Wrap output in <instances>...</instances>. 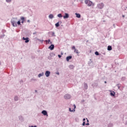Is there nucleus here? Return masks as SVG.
I'll use <instances>...</instances> for the list:
<instances>
[{"label": "nucleus", "mask_w": 127, "mask_h": 127, "mask_svg": "<svg viewBox=\"0 0 127 127\" xmlns=\"http://www.w3.org/2000/svg\"><path fill=\"white\" fill-rule=\"evenodd\" d=\"M122 79H123V80H125V79H126V77H122Z\"/></svg>", "instance_id": "nucleus-47"}, {"label": "nucleus", "mask_w": 127, "mask_h": 127, "mask_svg": "<svg viewBox=\"0 0 127 127\" xmlns=\"http://www.w3.org/2000/svg\"><path fill=\"white\" fill-rule=\"evenodd\" d=\"M86 120H87V123H89V120H88V119H87V118H86Z\"/></svg>", "instance_id": "nucleus-50"}, {"label": "nucleus", "mask_w": 127, "mask_h": 127, "mask_svg": "<svg viewBox=\"0 0 127 127\" xmlns=\"http://www.w3.org/2000/svg\"><path fill=\"white\" fill-rule=\"evenodd\" d=\"M5 36V35L3 34V35H0V39H1V38H3Z\"/></svg>", "instance_id": "nucleus-24"}, {"label": "nucleus", "mask_w": 127, "mask_h": 127, "mask_svg": "<svg viewBox=\"0 0 127 127\" xmlns=\"http://www.w3.org/2000/svg\"><path fill=\"white\" fill-rule=\"evenodd\" d=\"M117 87H118V89H119V90H120V84H117Z\"/></svg>", "instance_id": "nucleus-31"}, {"label": "nucleus", "mask_w": 127, "mask_h": 127, "mask_svg": "<svg viewBox=\"0 0 127 127\" xmlns=\"http://www.w3.org/2000/svg\"><path fill=\"white\" fill-rule=\"evenodd\" d=\"M125 125H126L127 126V121L126 122Z\"/></svg>", "instance_id": "nucleus-55"}, {"label": "nucleus", "mask_w": 127, "mask_h": 127, "mask_svg": "<svg viewBox=\"0 0 127 127\" xmlns=\"http://www.w3.org/2000/svg\"><path fill=\"white\" fill-rule=\"evenodd\" d=\"M24 21H21V23H24Z\"/></svg>", "instance_id": "nucleus-51"}, {"label": "nucleus", "mask_w": 127, "mask_h": 127, "mask_svg": "<svg viewBox=\"0 0 127 127\" xmlns=\"http://www.w3.org/2000/svg\"><path fill=\"white\" fill-rule=\"evenodd\" d=\"M49 18H50V19H52L53 18H54V16L53 14H50L49 15Z\"/></svg>", "instance_id": "nucleus-14"}, {"label": "nucleus", "mask_w": 127, "mask_h": 127, "mask_svg": "<svg viewBox=\"0 0 127 127\" xmlns=\"http://www.w3.org/2000/svg\"><path fill=\"white\" fill-rule=\"evenodd\" d=\"M52 36H56V35H55V33H54V32H52Z\"/></svg>", "instance_id": "nucleus-30"}, {"label": "nucleus", "mask_w": 127, "mask_h": 127, "mask_svg": "<svg viewBox=\"0 0 127 127\" xmlns=\"http://www.w3.org/2000/svg\"><path fill=\"white\" fill-rule=\"evenodd\" d=\"M35 93H37V90H35Z\"/></svg>", "instance_id": "nucleus-52"}, {"label": "nucleus", "mask_w": 127, "mask_h": 127, "mask_svg": "<svg viewBox=\"0 0 127 127\" xmlns=\"http://www.w3.org/2000/svg\"><path fill=\"white\" fill-rule=\"evenodd\" d=\"M58 57H59V58H61V57H62V56H61V55H58Z\"/></svg>", "instance_id": "nucleus-38"}, {"label": "nucleus", "mask_w": 127, "mask_h": 127, "mask_svg": "<svg viewBox=\"0 0 127 127\" xmlns=\"http://www.w3.org/2000/svg\"><path fill=\"white\" fill-rule=\"evenodd\" d=\"M71 59H72V56H69L66 58V60L67 62H69V60Z\"/></svg>", "instance_id": "nucleus-10"}, {"label": "nucleus", "mask_w": 127, "mask_h": 127, "mask_svg": "<svg viewBox=\"0 0 127 127\" xmlns=\"http://www.w3.org/2000/svg\"><path fill=\"white\" fill-rule=\"evenodd\" d=\"M63 18L64 19H66V18H69V14L67 13H65L64 15L63 16Z\"/></svg>", "instance_id": "nucleus-8"}, {"label": "nucleus", "mask_w": 127, "mask_h": 127, "mask_svg": "<svg viewBox=\"0 0 127 127\" xmlns=\"http://www.w3.org/2000/svg\"><path fill=\"white\" fill-rule=\"evenodd\" d=\"M22 39L23 40H25V43H28V42H29V38L28 37L25 38L24 37H23Z\"/></svg>", "instance_id": "nucleus-6"}, {"label": "nucleus", "mask_w": 127, "mask_h": 127, "mask_svg": "<svg viewBox=\"0 0 127 127\" xmlns=\"http://www.w3.org/2000/svg\"><path fill=\"white\" fill-rule=\"evenodd\" d=\"M74 109H76V105L75 104L73 105Z\"/></svg>", "instance_id": "nucleus-45"}, {"label": "nucleus", "mask_w": 127, "mask_h": 127, "mask_svg": "<svg viewBox=\"0 0 127 127\" xmlns=\"http://www.w3.org/2000/svg\"><path fill=\"white\" fill-rule=\"evenodd\" d=\"M1 64V63H0V65Z\"/></svg>", "instance_id": "nucleus-60"}, {"label": "nucleus", "mask_w": 127, "mask_h": 127, "mask_svg": "<svg viewBox=\"0 0 127 127\" xmlns=\"http://www.w3.org/2000/svg\"><path fill=\"white\" fill-rule=\"evenodd\" d=\"M42 114L44 116H47V117H48V113H47V111H46V110H43L42 111Z\"/></svg>", "instance_id": "nucleus-7"}, {"label": "nucleus", "mask_w": 127, "mask_h": 127, "mask_svg": "<svg viewBox=\"0 0 127 127\" xmlns=\"http://www.w3.org/2000/svg\"><path fill=\"white\" fill-rule=\"evenodd\" d=\"M60 22H61V23H62V21H61Z\"/></svg>", "instance_id": "nucleus-59"}, {"label": "nucleus", "mask_w": 127, "mask_h": 127, "mask_svg": "<svg viewBox=\"0 0 127 127\" xmlns=\"http://www.w3.org/2000/svg\"><path fill=\"white\" fill-rule=\"evenodd\" d=\"M50 74H51V72L49 70L46 71L45 73V75L46 77H49V76H50Z\"/></svg>", "instance_id": "nucleus-5"}, {"label": "nucleus", "mask_w": 127, "mask_h": 127, "mask_svg": "<svg viewBox=\"0 0 127 127\" xmlns=\"http://www.w3.org/2000/svg\"><path fill=\"white\" fill-rule=\"evenodd\" d=\"M85 125L86 126H90V124H89V123L85 124Z\"/></svg>", "instance_id": "nucleus-44"}, {"label": "nucleus", "mask_w": 127, "mask_h": 127, "mask_svg": "<svg viewBox=\"0 0 127 127\" xmlns=\"http://www.w3.org/2000/svg\"><path fill=\"white\" fill-rule=\"evenodd\" d=\"M45 42L46 43V44H48V40H45Z\"/></svg>", "instance_id": "nucleus-36"}, {"label": "nucleus", "mask_w": 127, "mask_h": 127, "mask_svg": "<svg viewBox=\"0 0 127 127\" xmlns=\"http://www.w3.org/2000/svg\"><path fill=\"white\" fill-rule=\"evenodd\" d=\"M69 69H74V65H69Z\"/></svg>", "instance_id": "nucleus-26"}, {"label": "nucleus", "mask_w": 127, "mask_h": 127, "mask_svg": "<svg viewBox=\"0 0 127 127\" xmlns=\"http://www.w3.org/2000/svg\"><path fill=\"white\" fill-rule=\"evenodd\" d=\"M42 76H44V72H42L41 73H39L38 75V77L39 78H40V77H42Z\"/></svg>", "instance_id": "nucleus-15"}, {"label": "nucleus", "mask_w": 127, "mask_h": 127, "mask_svg": "<svg viewBox=\"0 0 127 127\" xmlns=\"http://www.w3.org/2000/svg\"><path fill=\"white\" fill-rule=\"evenodd\" d=\"M48 59H49V60H51V57H48Z\"/></svg>", "instance_id": "nucleus-42"}, {"label": "nucleus", "mask_w": 127, "mask_h": 127, "mask_svg": "<svg viewBox=\"0 0 127 127\" xmlns=\"http://www.w3.org/2000/svg\"><path fill=\"white\" fill-rule=\"evenodd\" d=\"M4 32H6V31L4 30H2V33H4Z\"/></svg>", "instance_id": "nucleus-39"}, {"label": "nucleus", "mask_w": 127, "mask_h": 127, "mask_svg": "<svg viewBox=\"0 0 127 127\" xmlns=\"http://www.w3.org/2000/svg\"><path fill=\"white\" fill-rule=\"evenodd\" d=\"M113 48H112L111 46H108V48H107V50H108V51H111V50H112Z\"/></svg>", "instance_id": "nucleus-17"}, {"label": "nucleus", "mask_w": 127, "mask_h": 127, "mask_svg": "<svg viewBox=\"0 0 127 127\" xmlns=\"http://www.w3.org/2000/svg\"><path fill=\"white\" fill-rule=\"evenodd\" d=\"M92 87L93 88H96V87H98V83L94 82L92 84Z\"/></svg>", "instance_id": "nucleus-11"}, {"label": "nucleus", "mask_w": 127, "mask_h": 127, "mask_svg": "<svg viewBox=\"0 0 127 127\" xmlns=\"http://www.w3.org/2000/svg\"><path fill=\"white\" fill-rule=\"evenodd\" d=\"M55 46L54 44H51L48 48L49 49H50L51 50H54L55 48Z\"/></svg>", "instance_id": "nucleus-9"}, {"label": "nucleus", "mask_w": 127, "mask_h": 127, "mask_svg": "<svg viewBox=\"0 0 127 127\" xmlns=\"http://www.w3.org/2000/svg\"><path fill=\"white\" fill-rule=\"evenodd\" d=\"M19 119L20 121H21V120H22V116H19Z\"/></svg>", "instance_id": "nucleus-35"}, {"label": "nucleus", "mask_w": 127, "mask_h": 127, "mask_svg": "<svg viewBox=\"0 0 127 127\" xmlns=\"http://www.w3.org/2000/svg\"><path fill=\"white\" fill-rule=\"evenodd\" d=\"M70 98H71V95L68 94H66L64 96V98L65 100H69Z\"/></svg>", "instance_id": "nucleus-4"}, {"label": "nucleus", "mask_w": 127, "mask_h": 127, "mask_svg": "<svg viewBox=\"0 0 127 127\" xmlns=\"http://www.w3.org/2000/svg\"><path fill=\"white\" fill-rule=\"evenodd\" d=\"M58 17H63V15H62V14L60 13V14H58Z\"/></svg>", "instance_id": "nucleus-27"}, {"label": "nucleus", "mask_w": 127, "mask_h": 127, "mask_svg": "<svg viewBox=\"0 0 127 127\" xmlns=\"http://www.w3.org/2000/svg\"><path fill=\"white\" fill-rule=\"evenodd\" d=\"M104 6H105V4L103 2H101L97 4V7L98 8H99V9H102L104 8Z\"/></svg>", "instance_id": "nucleus-3"}, {"label": "nucleus", "mask_w": 127, "mask_h": 127, "mask_svg": "<svg viewBox=\"0 0 127 127\" xmlns=\"http://www.w3.org/2000/svg\"><path fill=\"white\" fill-rule=\"evenodd\" d=\"M69 112H73V110H71V108H69Z\"/></svg>", "instance_id": "nucleus-43"}, {"label": "nucleus", "mask_w": 127, "mask_h": 127, "mask_svg": "<svg viewBox=\"0 0 127 127\" xmlns=\"http://www.w3.org/2000/svg\"><path fill=\"white\" fill-rule=\"evenodd\" d=\"M114 127V125L113 124V123H109L108 125V127Z\"/></svg>", "instance_id": "nucleus-22"}, {"label": "nucleus", "mask_w": 127, "mask_h": 127, "mask_svg": "<svg viewBox=\"0 0 127 127\" xmlns=\"http://www.w3.org/2000/svg\"><path fill=\"white\" fill-rule=\"evenodd\" d=\"M34 127H37V126H34Z\"/></svg>", "instance_id": "nucleus-57"}, {"label": "nucleus", "mask_w": 127, "mask_h": 127, "mask_svg": "<svg viewBox=\"0 0 127 127\" xmlns=\"http://www.w3.org/2000/svg\"><path fill=\"white\" fill-rule=\"evenodd\" d=\"M56 74H57V75H60V73H59V72H56Z\"/></svg>", "instance_id": "nucleus-40"}, {"label": "nucleus", "mask_w": 127, "mask_h": 127, "mask_svg": "<svg viewBox=\"0 0 127 127\" xmlns=\"http://www.w3.org/2000/svg\"><path fill=\"white\" fill-rule=\"evenodd\" d=\"M16 20H17V18H13L11 20V23L13 27H16V26H17Z\"/></svg>", "instance_id": "nucleus-1"}, {"label": "nucleus", "mask_w": 127, "mask_h": 127, "mask_svg": "<svg viewBox=\"0 0 127 127\" xmlns=\"http://www.w3.org/2000/svg\"><path fill=\"white\" fill-rule=\"evenodd\" d=\"M6 2H11V0H6Z\"/></svg>", "instance_id": "nucleus-34"}, {"label": "nucleus", "mask_w": 127, "mask_h": 127, "mask_svg": "<svg viewBox=\"0 0 127 127\" xmlns=\"http://www.w3.org/2000/svg\"><path fill=\"white\" fill-rule=\"evenodd\" d=\"M84 89L87 90L88 89V84L86 83H84Z\"/></svg>", "instance_id": "nucleus-19"}, {"label": "nucleus", "mask_w": 127, "mask_h": 127, "mask_svg": "<svg viewBox=\"0 0 127 127\" xmlns=\"http://www.w3.org/2000/svg\"><path fill=\"white\" fill-rule=\"evenodd\" d=\"M113 26L114 27H116V26L115 25V24H113Z\"/></svg>", "instance_id": "nucleus-53"}, {"label": "nucleus", "mask_w": 127, "mask_h": 127, "mask_svg": "<svg viewBox=\"0 0 127 127\" xmlns=\"http://www.w3.org/2000/svg\"><path fill=\"white\" fill-rule=\"evenodd\" d=\"M83 122H85V121H86V119H85V118H84V119H83Z\"/></svg>", "instance_id": "nucleus-48"}, {"label": "nucleus", "mask_w": 127, "mask_h": 127, "mask_svg": "<svg viewBox=\"0 0 127 127\" xmlns=\"http://www.w3.org/2000/svg\"><path fill=\"white\" fill-rule=\"evenodd\" d=\"M14 100L15 101V102H17V101L19 100V98H18V96H15L14 97Z\"/></svg>", "instance_id": "nucleus-13"}, {"label": "nucleus", "mask_w": 127, "mask_h": 127, "mask_svg": "<svg viewBox=\"0 0 127 127\" xmlns=\"http://www.w3.org/2000/svg\"><path fill=\"white\" fill-rule=\"evenodd\" d=\"M110 95H111V96H112L113 97H115V96L116 95V92H115L114 91H113V92L110 93Z\"/></svg>", "instance_id": "nucleus-18"}, {"label": "nucleus", "mask_w": 127, "mask_h": 127, "mask_svg": "<svg viewBox=\"0 0 127 127\" xmlns=\"http://www.w3.org/2000/svg\"><path fill=\"white\" fill-rule=\"evenodd\" d=\"M29 127H34V126H29Z\"/></svg>", "instance_id": "nucleus-56"}, {"label": "nucleus", "mask_w": 127, "mask_h": 127, "mask_svg": "<svg viewBox=\"0 0 127 127\" xmlns=\"http://www.w3.org/2000/svg\"><path fill=\"white\" fill-rule=\"evenodd\" d=\"M31 80H33V81H36V79H32Z\"/></svg>", "instance_id": "nucleus-46"}, {"label": "nucleus", "mask_w": 127, "mask_h": 127, "mask_svg": "<svg viewBox=\"0 0 127 127\" xmlns=\"http://www.w3.org/2000/svg\"><path fill=\"white\" fill-rule=\"evenodd\" d=\"M20 19L23 21H25V18H24V17H21Z\"/></svg>", "instance_id": "nucleus-25"}, {"label": "nucleus", "mask_w": 127, "mask_h": 127, "mask_svg": "<svg viewBox=\"0 0 127 127\" xmlns=\"http://www.w3.org/2000/svg\"><path fill=\"white\" fill-rule=\"evenodd\" d=\"M37 32H35L33 33V34L34 35L35 34H37Z\"/></svg>", "instance_id": "nucleus-41"}, {"label": "nucleus", "mask_w": 127, "mask_h": 127, "mask_svg": "<svg viewBox=\"0 0 127 127\" xmlns=\"http://www.w3.org/2000/svg\"><path fill=\"white\" fill-rule=\"evenodd\" d=\"M48 44H52V42H51V41L50 40V39H49L48 40Z\"/></svg>", "instance_id": "nucleus-28"}, {"label": "nucleus", "mask_w": 127, "mask_h": 127, "mask_svg": "<svg viewBox=\"0 0 127 127\" xmlns=\"http://www.w3.org/2000/svg\"><path fill=\"white\" fill-rule=\"evenodd\" d=\"M85 125H86V123H85V121H84L83 122V123H82V126H85Z\"/></svg>", "instance_id": "nucleus-37"}, {"label": "nucleus", "mask_w": 127, "mask_h": 127, "mask_svg": "<svg viewBox=\"0 0 127 127\" xmlns=\"http://www.w3.org/2000/svg\"><path fill=\"white\" fill-rule=\"evenodd\" d=\"M75 14L77 18H81V14L80 13H75Z\"/></svg>", "instance_id": "nucleus-12"}, {"label": "nucleus", "mask_w": 127, "mask_h": 127, "mask_svg": "<svg viewBox=\"0 0 127 127\" xmlns=\"http://www.w3.org/2000/svg\"><path fill=\"white\" fill-rule=\"evenodd\" d=\"M85 3L87 4V6H91L93 4V2L90 1V0H85Z\"/></svg>", "instance_id": "nucleus-2"}, {"label": "nucleus", "mask_w": 127, "mask_h": 127, "mask_svg": "<svg viewBox=\"0 0 127 127\" xmlns=\"http://www.w3.org/2000/svg\"><path fill=\"white\" fill-rule=\"evenodd\" d=\"M74 53H76V54H80V52H79V51L77 50L76 49L74 50Z\"/></svg>", "instance_id": "nucleus-20"}, {"label": "nucleus", "mask_w": 127, "mask_h": 127, "mask_svg": "<svg viewBox=\"0 0 127 127\" xmlns=\"http://www.w3.org/2000/svg\"><path fill=\"white\" fill-rule=\"evenodd\" d=\"M60 22L59 21V22H58L57 23H56L55 24V26H56V27H59L60 26Z\"/></svg>", "instance_id": "nucleus-16"}, {"label": "nucleus", "mask_w": 127, "mask_h": 127, "mask_svg": "<svg viewBox=\"0 0 127 127\" xmlns=\"http://www.w3.org/2000/svg\"><path fill=\"white\" fill-rule=\"evenodd\" d=\"M38 41H40V42H41V43H43V40H40V39H38Z\"/></svg>", "instance_id": "nucleus-32"}, {"label": "nucleus", "mask_w": 127, "mask_h": 127, "mask_svg": "<svg viewBox=\"0 0 127 127\" xmlns=\"http://www.w3.org/2000/svg\"><path fill=\"white\" fill-rule=\"evenodd\" d=\"M50 56H51V57H54V56H55V53H51L50 54Z\"/></svg>", "instance_id": "nucleus-21"}, {"label": "nucleus", "mask_w": 127, "mask_h": 127, "mask_svg": "<svg viewBox=\"0 0 127 127\" xmlns=\"http://www.w3.org/2000/svg\"><path fill=\"white\" fill-rule=\"evenodd\" d=\"M17 24H18V25H21V23L20 22V20H19L17 23H16Z\"/></svg>", "instance_id": "nucleus-23"}, {"label": "nucleus", "mask_w": 127, "mask_h": 127, "mask_svg": "<svg viewBox=\"0 0 127 127\" xmlns=\"http://www.w3.org/2000/svg\"><path fill=\"white\" fill-rule=\"evenodd\" d=\"M72 50H75V49H76V47H75V46H72Z\"/></svg>", "instance_id": "nucleus-33"}, {"label": "nucleus", "mask_w": 127, "mask_h": 127, "mask_svg": "<svg viewBox=\"0 0 127 127\" xmlns=\"http://www.w3.org/2000/svg\"><path fill=\"white\" fill-rule=\"evenodd\" d=\"M95 54L96 55V56H99V55H100V54L98 52V51L95 52Z\"/></svg>", "instance_id": "nucleus-29"}, {"label": "nucleus", "mask_w": 127, "mask_h": 127, "mask_svg": "<svg viewBox=\"0 0 127 127\" xmlns=\"http://www.w3.org/2000/svg\"><path fill=\"white\" fill-rule=\"evenodd\" d=\"M105 84H107V81L104 82Z\"/></svg>", "instance_id": "nucleus-54"}, {"label": "nucleus", "mask_w": 127, "mask_h": 127, "mask_svg": "<svg viewBox=\"0 0 127 127\" xmlns=\"http://www.w3.org/2000/svg\"><path fill=\"white\" fill-rule=\"evenodd\" d=\"M27 22H30V20H27Z\"/></svg>", "instance_id": "nucleus-49"}, {"label": "nucleus", "mask_w": 127, "mask_h": 127, "mask_svg": "<svg viewBox=\"0 0 127 127\" xmlns=\"http://www.w3.org/2000/svg\"><path fill=\"white\" fill-rule=\"evenodd\" d=\"M123 17H125V15H123Z\"/></svg>", "instance_id": "nucleus-58"}]
</instances>
